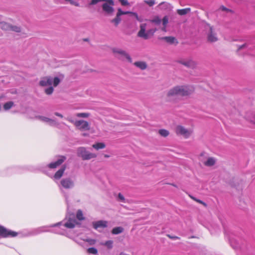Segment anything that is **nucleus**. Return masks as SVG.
<instances>
[{
    "instance_id": "f257e3e1",
    "label": "nucleus",
    "mask_w": 255,
    "mask_h": 255,
    "mask_svg": "<svg viewBox=\"0 0 255 255\" xmlns=\"http://www.w3.org/2000/svg\"><path fill=\"white\" fill-rule=\"evenodd\" d=\"M193 89L186 86H176L168 91L166 94V100L169 101L172 98L178 95L188 96L192 94Z\"/></svg>"
},
{
    "instance_id": "f03ea898",
    "label": "nucleus",
    "mask_w": 255,
    "mask_h": 255,
    "mask_svg": "<svg viewBox=\"0 0 255 255\" xmlns=\"http://www.w3.org/2000/svg\"><path fill=\"white\" fill-rule=\"evenodd\" d=\"M198 158L206 167H214L217 163V159L215 157L209 156L205 151H201L198 155Z\"/></svg>"
},
{
    "instance_id": "7ed1b4c3",
    "label": "nucleus",
    "mask_w": 255,
    "mask_h": 255,
    "mask_svg": "<svg viewBox=\"0 0 255 255\" xmlns=\"http://www.w3.org/2000/svg\"><path fill=\"white\" fill-rule=\"evenodd\" d=\"M77 155L83 160H89L95 159L97 154L95 153L90 151L88 149L84 146L79 147L77 149Z\"/></svg>"
},
{
    "instance_id": "20e7f679",
    "label": "nucleus",
    "mask_w": 255,
    "mask_h": 255,
    "mask_svg": "<svg viewBox=\"0 0 255 255\" xmlns=\"http://www.w3.org/2000/svg\"><path fill=\"white\" fill-rule=\"evenodd\" d=\"M175 133L178 136L187 139L193 134V129L191 128H187L182 125H178L175 128Z\"/></svg>"
},
{
    "instance_id": "39448f33",
    "label": "nucleus",
    "mask_w": 255,
    "mask_h": 255,
    "mask_svg": "<svg viewBox=\"0 0 255 255\" xmlns=\"http://www.w3.org/2000/svg\"><path fill=\"white\" fill-rule=\"evenodd\" d=\"M71 122L73 124L76 128L81 131H89L91 129L89 123L83 120H71Z\"/></svg>"
},
{
    "instance_id": "423d86ee",
    "label": "nucleus",
    "mask_w": 255,
    "mask_h": 255,
    "mask_svg": "<svg viewBox=\"0 0 255 255\" xmlns=\"http://www.w3.org/2000/svg\"><path fill=\"white\" fill-rule=\"evenodd\" d=\"M113 52L114 54L118 55L117 57L121 60H124L125 59L127 60L128 62L129 63L132 62V59L130 57V55L125 50L120 49L114 48L113 49Z\"/></svg>"
},
{
    "instance_id": "0eeeda50",
    "label": "nucleus",
    "mask_w": 255,
    "mask_h": 255,
    "mask_svg": "<svg viewBox=\"0 0 255 255\" xmlns=\"http://www.w3.org/2000/svg\"><path fill=\"white\" fill-rule=\"evenodd\" d=\"M209 30L207 32V40L210 43L216 42L218 40V37L215 29L213 26L208 25Z\"/></svg>"
},
{
    "instance_id": "6e6552de",
    "label": "nucleus",
    "mask_w": 255,
    "mask_h": 255,
    "mask_svg": "<svg viewBox=\"0 0 255 255\" xmlns=\"http://www.w3.org/2000/svg\"><path fill=\"white\" fill-rule=\"evenodd\" d=\"M229 185L237 190H242L244 185V181L242 179L233 177L229 181Z\"/></svg>"
},
{
    "instance_id": "1a4fd4ad",
    "label": "nucleus",
    "mask_w": 255,
    "mask_h": 255,
    "mask_svg": "<svg viewBox=\"0 0 255 255\" xmlns=\"http://www.w3.org/2000/svg\"><path fill=\"white\" fill-rule=\"evenodd\" d=\"M104 3L102 4V9L108 14H112L114 11L113 7L114 1L113 0H104Z\"/></svg>"
},
{
    "instance_id": "9d476101",
    "label": "nucleus",
    "mask_w": 255,
    "mask_h": 255,
    "mask_svg": "<svg viewBox=\"0 0 255 255\" xmlns=\"http://www.w3.org/2000/svg\"><path fill=\"white\" fill-rule=\"evenodd\" d=\"M131 13H132L131 11H123L121 8H119L118 9V12L116 14V16L115 18L111 20V22L114 24L115 26H117L120 23L121 21V18L120 16L124 14H131Z\"/></svg>"
},
{
    "instance_id": "9b49d317",
    "label": "nucleus",
    "mask_w": 255,
    "mask_h": 255,
    "mask_svg": "<svg viewBox=\"0 0 255 255\" xmlns=\"http://www.w3.org/2000/svg\"><path fill=\"white\" fill-rule=\"evenodd\" d=\"M61 185L65 189H70L74 187V182L70 178L62 179L60 181Z\"/></svg>"
},
{
    "instance_id": "f8f14e48",
    "label": "nucleus",
    "mask_w": 255,
    "mask_h": 255,
    "mask_svg": "<svg viewBox=\"0 0 255 255\" xmlns=\"http://www.w3.org/2000/svg\"><path fill=\"white\" fill-rule=\"evenodd\" d=\"M179 63L186 67L195 68L197 66V63L191 59L179 60Z\"/></svg>"
},
{
    "instance_id": "ddd939ff",
    "label": "nucleus",
    "mask_w": 255,
    "mask_h": 255,
    "mask_svg": "<svg viewBox=\"0 0 255 255\" xmlns=\"http://www.w3.org/2000/svg\"><path fill=\"white\" fill-rule=\"evenodd\" d=\"M108 222L105 220H99L92 222L93 227L96 229L101 228L104 229L108 227Z\"/></svg>"
},
{
    "instance_id": "4468645a",
    "label": "nucleus",
    "mask_w": 255,
    "mask_h": 255,
    "mask_svg": "<svg viewBox=\"0 0 255 255\" xmlns=\"http://www.w3.org/2000/svg\"><path fill=\"white\" fill-rule=\"evenodd\" d=\"M79 223L74 219V215L71 214L68 217V222L65 224V226L68 228H74L76 225H78Z\"/></svg>"
},
{
    "instance_id": "2eb2a0df",
    "label": "nucleus",
    "mask_w": 255,
    "mask_h": 255,
    "mask_svg": "<svg viewBox=\"0 0 255 255\" xmlns=\"http://www.w3.org/2000/svg\"><path fill=\"white\" fill-rule=\"evenodd\" d=\"M17 233L13 231H8L3 227H0V236L6 237L8 236H16Z\"/></svg>"
},
{
    "instance_id": "dca6fc26",
    "label": "nucleus",
    "mask_w": 255,
    "mask_h": 255,
    "mask_svg": "<svg viewBox=\"0 0 255 255\" xmlns=\"http://www.w3.org/2000/svg\"><path fill=\"white\" fill-rule=\"evenodd\" d=\"M146 23H142L140 25V30L137 33V36L139 37L142 38L144 39H147L148 36L146 32Z\"/></svg>"
},
{
    "instance_id": "f3484780",
    "label": "nucleus",
    "mask_w": 255,
    "mask_h": 255,
    "mask_svg": "<svg viewBox=\"0 0 255 255\" xmlns=\"http://www.w3.org/2000/svg\"><path fill=\"white\" fill-rule=\"evenodd\" d=\"M52 84V79L50 77H45L40 81L39 84L42 86H50Z\"/></svg>"
},
{
    "instance_id": "a211bd4d",
    "label": "nucleus",
    "mask_w": 255,
    "mask_h": 255,
    "mask_svg": "<svg viewBox=\"0 0 255 255\" xmlns=\"http://www.w3.org/2000/svg\"><path fill=\"white\" fill-rule=\"evenodd\" d=\"M66 159V157L64 156H62L56 162L51 163L48 165L49 168H55L56 167L61 165Z\"/></svg>"
},
{
    "instance_id": "6ab92c4d",
    "label": "nucleus",
    "mask_w": 255,
    "mask_h": 255,
    "mask_svg": "<svg viewBox=\"0 0 255 255\" xmlns=\"http://www.w3.org/2000/svg\"><path fill=\"white\" fill-rule=\"evenodd\" d=\"M134 65L141 70H144L146 69L147 66L145 62L144 61H137L134 63Z\"/></svg>"
},
{
    "instance_id": "aec40b11",
    "label": "nucleus",
    "mask_w": 255,
    "mask_h": 255,
    "mask_svg": "<svg viewBox=\"0 0 255 255\" xmlns=\"http://www.w3.org/2000/svg\"><path fill=\"white\" fill-rule=\"evenodd\" d=\"M92 147L96 150L104 149L106 147V144L104 142H96L92 145Z\"/></svg>"
},
{
    "instance_id": "412c9836",
    "label": "nucleus",
    "mask_w": 255,
    "mask_h": 255,
    "mask_svg": "<svg viewBox=\"0 0 255 255\" xmlns=\"http://www.w3.org/2000/svg\"><path fill=\"white\" fill-rule=\"evenodd\" d=\"M65 166H63L62 168L58 170L55 174L54 177L55 179H60L64 173V172L65 170Z\"/></svg>"
},
{
    "instance_id": "4be33fe9",
    "label": "nucleus",
    "mask_w": 255,
    "mask_h": 255,
    "mask_svg": "<svg viewBox=\"0 0 255 255\" xmlns=\"http://www.w3.org/2000/svg\"><path fill=\"white\" fill-rule=\"evenodd\" d=\"M190 11L191 8L189 7H187L183 9H179L177 10V12L180 15H184L190 12Z\"/></svg>"
},
{
    "instance_id": "5701e85b",
    "label": "nucleus",
    "mask_w": 255,
    "mask_h": 255,
    "mask_svg": "<svg viewBox=\"0 0 255 255\" xmlns=\"http://www.w3.org/2000/svg\"><path fill=\"white\" fill-rule=\"evenodd\" d=\"M124 228L122 227H115L112 230V233L114 235L119 234L123 233Z\"/></svg>"
},
{
    "instance_id": "b1692460",
    "label": "nucleus",
    "mask_w": 255,
    "mask_h": 255,
    "mask_svg": "<svg viewBox=\"0 0 255 255\" xmlns=\"http://www.w3.org/2000/svg\"><path fill=\"white\" fill-rule=\"evenodd\" d=\"M0 28L4 30H10V25L5 22H0Z\"/></svg>"
},
{
    "instance_id": "393cba45",
    "label": "nucleus",
    "mask_w": 255,
    "mask_h": 255,
    "mask_svg": "<svg viewBox=\"0 0 255 255\" xmlns=\"http://www.w3.org/2000/svg\"><path fill=\"white\" fill-rule=\"evenodd\" d=\"M249 115L247 116L248 120L252 123L255 125V113H249Z\"/></svg>"
},
{
    "instance_id": "a878e982",
    "label": "nucleus",
    "mask_w": 255,
    "mask_h": 255,
    "mask_svg": "<svg viewBox=\"0 0 255 255\" xmlns=\"http://www.w3.org/2000/svg\"><path fill=\"white\" fill-rule=\"evenodd\" d=\"M158 133L162 136L166 137L169 134V131L166 129H161L158 130Z\"/></svg>"
},
{
    "instance_id": "bb28decb",
    "label": "nucleus",
    "mask_w": 255,
    "mask_h": 255,
    "mask_svg": "<svg viewBox=\"0 0 255 255\" xmlns=\"http://www.w3.org/2000/svg\"><path fill=\"white\" fill-rule=\"evenodd\" d=\"M38 118L42 121L49 123L50 124H54L55 122L54 120L50 119L44 117H38Z\"/></svg>"
},
{
    "instance_id": "cd10ccee",
    "label": "nucleus",
    "mask_w": 255,
    "mask_h": 255,
    "mask_svg": "<svg viewBox=\"0 0 255 255\" xmlns=\"http://www.w3.org/2000/svg\"><path fill=\"white\" fill-rule=\"evenodd\" d=\"M163 39H164L167 42L169 43L170 44L174 43L176 41V39L174 37L172 36H166L162 38Z\"/></svg>"
},
{
    "instance_id": "c85d7f7f",
    "label": "nucleus",
    "mask_w": 255,
    "mask_h": 255,
    "mask_svg": "<svg viewBox=\"0 0 255 255\" xmlns=\"http://www.w3.org/2000/svg\"><path fill=\"white\" fill-rule=\"evenodd\" d=\"M76 218L80 221H83L85 220V217L83 216V212L81 210H78L76 214Z\"/></svg>"
},
{
    "instance_id": "c756f323",
    "label": "nucleus",
    "mask_w": 255,
    "mask_h": 255,
    "mask_svg": "<svg viewBox=\"0 0 255 255\" xmlns=\"http://www.w3.org/2000/svg\"><path fill=\"white\" fill-rule=\"evenodd\" d=\"M13 102L10 101L5 103L3 105V108L5 110H9L13 106Z\"/></svg>"
},
{
    "instance_id": "7c9ffc66",
    "label": "nucleus",
    "mask_w": 255,
    "mask_h": 255,
    "mask_svg": "<svg viewBox=\"0 0 255 255\" xmlns=\"http://www.w3.org/2000/svg\"><path fill=\"white\" fill-rule=\"evenodd\" d=\"M78 118H87L89 117V114L87 113H79L76 115Z\"/></svg>"
},
{
    "instance_id": "2f4dec72",
    "label": "nucleus",
    "mask_w": 255,
    "mask_h": 255,
    "mask_svg": "<svg viewBox=\"0 0 255 255\" xmlns=\"http://www.w3.org/2000/svg\"><path fill=\"white\" fill-rule=\"evenodd\" d=\"M66 3H69L71 5L76 6H79V4L78 2L75 1L74 0H63Z\"/></svg>"
},
{
    "instance_id": "473e14b6",
    "label": "nucleus",
    "mask_w": 255,
    "mask_h": 255,
    "mask_svg": "<svg viewBox=\"0 0 255 255\" xmlns=\"http://www.w3.org/2000/svg\"><path fill=\"white\" fill-rule=\"evenodd\" d=\"M150 22L158 25L161 23V19L158 16H155L150 20Z\"/></svg>"
},
{
    "instance_id": "72a5a7b5",
    "label": "nucleus",
    "mask_w": 255,
    "mask_h": 255,
    "mask_svg": "<svg viewBox=\"0 0 255 255\" xmlns=\"http://www.w3.org/2000/svg\"><path fill=\"white\" fill-rule=\"evenodd\" d=\"M87 252L89 254L96 255L98 253V251L95 248H90L87 250Z\"/></svg>"
},
{
    "instance_id": "f704fd0d",
    "label": "nucleus",
    "mask_w": 255,
    "mask_h": 255,
    "mask_svg": "<svg viewBox=\"0 0 255 255\" xmlns=\"http://www.w3.org/2000/svg\"><path fill=\"white\" fill-rule=\"evenodd\" d=\"M84 241L86 242L89 244L90 245H94L95 244L96 241L92 239H83Z\"/></svg>"
},
{
    "instance_id": "c9c22d12",
    "label": "nucleus",
    "mask_w": 255,
    "mask_h": 255,
    "mask_svg": "<svg viewBox=\"0 0 255 255\" xmlns=\"http://www.w3.org/2000/svg\"><path fill=\"white\" fill-rule=\"evenodd\" d=\"M113 243L112 241H108L105 243L102 244V245L107 246L109 249H111L113 247Z\"/></svg>"
},
{
    "instance_id": "e433bc0d",
    "label": "nucleus",
    "mask_w": 255,
    "mask_h": 255,
    "mask_svg": "<svg viewBox=\"0 0 255 255\" xmlns=\"http://www.w3.org/2000/svg\"><path fill=\"white\" fill-rule=\"evenodd\" d=\"M156 29H150L146 31L147 35L148 36V39L153 35Z\"/></svg>"
},
{
    "instance_id": "4c0bfd02",
    "label": "nucleus",
    "mask_w": 255,
    "mask_h": 255,
    "mask_svg": "<svg viewBox=\"0 0 255 255\" xmlns=\"http://www.w3.org/2000/svg\"><path fill=\"white\" fill-rule=\"evenodd\" d=\"M144 2L148 4L149 6H152L155 4L154 0H144Z\"/></svg>"
},
{
    "instance_id": "58836bf2",
    "label": "nucleus",
    "mask_w": 255,
    "mask_h": 255,
    "mask_svg": "<svg viewBox=\"0 0 255 255\" xmlns=\"http://www.w3.org/2000/svg\"><path fill=\"white\" fill-rule=\"evenodd\" d=\"M10 30H11L13 31L16 32H19L20 31V28L19 27L16 26H11Z\"/></svg>"
},
{
    "instance_id": "ea45409f",
    "label": "nucleus",
    "mask_w": 255,
    "mask_h": 255,
    "mask_svg": "<svg viewBox=\"0 0 255 255\" xmlns=\"http://www.w3.org/2000/svg\"><path fill=\"white\" fill-rule=\"evenodd\" d=\"M53 92V88L52 87H50L45 89V92L47 95L51 94Z\"/></svg>"
},
{
    "instance_id": "a19ab883",
    "label": "nucleus",
    "mask_w": 255,
    "mask_h": 255,
    "mask_svg": "<svg viewBox=\"0 0 255 255\" xmlns=\"http://www.w3.org/2000/svg\"><path fill=\"white\" fill-rule=\"evenodd\" d=\"M53 86L56 87L60 83V79L58 77H55L53 79Z\"/></svg>"
},
{
    "instance_id": "79ce46f5",
    "label": "nucleus",
    "mask_w": 255,
    "mask_h": 255,
    "mask_svg": "<svg viewBox=\"0 0 255 255\" xmlns=\"http://www.w3.org/2000/svg\"><path fill=\"white\" fill-rule=\"evenodd\" d=\"M162 24L163 26H166L168 23V18L167 16H164L162 19Z\"/></svg>"
},
{
    "instance_id": "37998d69",
    "label": "nucleus",
    "mask_w": 255,
    "mask_h": 255,
    "mask_svg": "<svg viewBox=\"0 0 255 255\" xmlns=\"http://www.w3.org/2000/svg\"><path fill=\"white\" fill-rule=\"evenodd\" d=\"M119 1L121 3L122 5H128L129 4V2L127 0H119Z\"/></svg>"
},
{
    "instance_id": "c03bdc74",
    "label": "nucleus",
    "mask_w": 255,
    "mask_h": 255,
    "mask_svg": "<svg viewBox=\"0 0 255 255\" xmlns=\"http://www.w3.org/2000/svg\"><path fill=\"white\" fill-rule=\"evenodd\" d=\"M169 239H173V240H179L180 238L177 236H172L170 235H166Z\"/></svg>"
},
{
    "instance_id": "a18cd8bd",
    "label": "nucleus",
    "mask_w": 255,
    "mask_h": 255,
    "mask_svg": "<svg viewBox=\"0 0 255 255\" xmlns=\"http://www.w3.org/2000/svg\"><path fill=\"white\" fill-rule=\"evenodd\" d=\"M196 202L199 203H200V204H202V205H203L205 207L207 206V204L205 202H203L202 201H201V200H200L199 199H197V200H196Z\"/></svg>"
},
{
    "instance_id": "49530a36",
    "label": "nucleus",
    "mask_w": 255,
    "mask_h": 255,
    "mask_svg": "<svg viewBox=\"0 0 255 255\" xmlns=\"http://www.w3.org/2000/svg\"><path fill=\"white\" fill-rule=\"evenodd\" d=\"M131 15L134 16L137 20L140 21L138 16L136 13L132 12V13H131Z\"/></svg>"
},
{
    "instance_id": "de8ad7c7",
    "label": "nucleus",
    "mask_w": 255,
    "mask_h": 255,
    "mask_svg": "<svg viewBox=\"0 0 255 255\" xmlns=\"http://www.w3.org/2000/svg\"><path fill=\"white\" fill-rule=\"evenodd\" d=\"M247 47V44H243L241 46H240L239 47H238V51H239L240 50L244 48H245Z\"/></svg>"
},
{
    "instance_id": "09e8293b",
    "label": "nucleus",
    "mask_w": 255,
    "mask_h": 255,
    "mask_svg": "<svg viewBox=\"0 0 255 255\" xmlns=\"http://www.w3.org/2000/svg\"><path fill=\"white\" fill-rule=\"evenodd\" d=\"M119 198H120V199H121V200H123L124 201L125 200V198L121 194H119Z\"/></svg>"
},
{
    "instance_id": "8fccbe9b",
    "label": "nucleus",
    "mask_w": 255,
    "mask_h": 255,
    "mask_svg": "<svg viewBox=\"0 0 255 255\" xmlns=\"http://www.w3.org/2000/svg\"><path fill=\"white\" fill-rule=\"evenodd\" d=\"M222 9L223 10V11H230V10L227 8H226V7L225 6H222L221 7Z\"/></svg>"
},
{
    "instance_id": "3c124183",
    "label": "nucleus",
    "mask_w": 255,
    "mask_h": 255,
    "mask_svg": "<svg viewBox=\"0 0 255 255\" xmlns=\"http://www.w3.org/2000/svg\"><path fill=\"white\" fill-rule=\"evenodd\" d=\"M82 135L84 137H87V136H89V134H88L87 133H86V132L83 133Z\"/></svg>"
},
{
    "instance_id": "603ef678",
    "label": "nucleus",
    "mask_w": 255,
    "mask_h": 255,
    "mask_svg": "<svg viewBox=\"0 0 255 255\" xmlns=\"http://www.w3.org/2000/svg\"><path fill=\"white\" fill-rule=\"evenodd\" d=\"M189 197L192 199H193V200H194L196 202V200H197V198H196L195 197H194V196H191V195H189Z\"/></svg>"
},
{
    "instance_id": "864d4df0",
    "label": "nucleus",
    "mask_w": 255,
    "mask_h": 255,
    "mask_svg": "<svg viewBox=\"0 0 255 255\" xmlns=\"http://www.w3.org/2000/svg\"><path fill=\"white\" fill-rule=\"evenodd\" d=\"M166 26H163V27L161 29L163 31H166Z\"/></svg>"
},
{
    "instance_id": "5fc2aeb1",
    "label": "nucleus",
    "mask_w": 255,
    "mask_h": 255,
    "mask_svg": "<svg viewBox=\"0 0 255 255\" xmlns=\"http://www.w3.org/2000/svg\"><path fill=\"white\" fill-rule=\"evenodd\" d=\"M170 185H172V186L174 187H176V188H177V186L174 184V183H169Z\"/></svg>"
},
{
    "instance_id": "6e6d98bb",
    "label": "nucleus",
    "mask_w": 255,
    "mask_h": 255,
    "mask_svg": "<svg viewBox=\"0 0 255 255\" xmlns=\"http://www.w3.org/2000/svg\"><path fill=\"white\" fill-rule=\"evenodd\" d=\"M194 238H197V237H195V236H191L189 238V239H194Z\"/></svg>"
},
{
    "instance_id": "4d7b16f0",
    "label": "nucleus",
    "mask_w": 255,
    "mask_h": 255,
    "mask_svg": "<svg viewBox=\"0 0 255 255\" xmlns=\"http://www.w3.org/2000/svg\"><path fill=\"white\" fill-rule=\"evenodd\" d=\"M56 115H57V116L60 117H61V118H62V117H63L62 115H61V114H59V113H57V114H56Z\"/></svg>"
},
{
    "instance_id": "13d9d810",
    "label": "nucleus",
    "mask_w": 255,
    "mask_h": 255,
    "mask_svg": "<svg viewBox=\"0 0 255 255\" xmlns=\"http://www.w3.org/2000/svg\"><path fill=\"white\" fill-rule=\"evenodd\" d=\"M104 157H106V158H108L110 157V156L109 155H107V154H105L104 155Z\"/></svg>"
},
{
    "instance_id": "bf43d9fd",
    "label": "nucleus",
    "mask_w": 255,
    "mask_h": 255,
    "mask_svg": "<svg viewBox=\"0 0 255 255\" xmlns=\"http://www.w3.org/2000/svg\"><path fill=\"white\" fill-rule=\"evenodd\" d=\"M85 41H88L87 39H85Z\"/></svg>"
}]
</instances>
